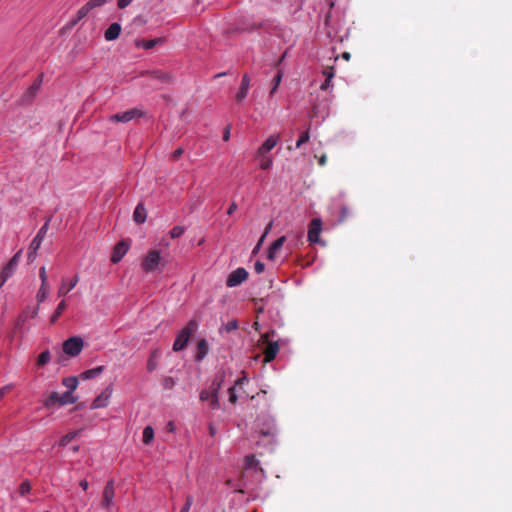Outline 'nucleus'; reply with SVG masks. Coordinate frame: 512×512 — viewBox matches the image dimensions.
I'll return each mask as SVG.
<instances>
[{
    "label": "nucleus",
    "mask_w": 512,
    "mask_h": 512,
    "mask_svg": "<svg viewBox=\"0 0 512 512\" xmlns=\"http://www.w3.org/2000/svg\"><path fill=\"white\" fill-rule=\"evenodd\" d=\"M237 209V205L235 202L231 203V205L229 206L228 210H227V214L228 215H231L235 212V210Z\"/></svg>",
    "instance_id": "nucleus-57"
},
{
    "label": "nucleus",
    "mask_w": 512,
    "mask_h": 512,
    "mask_svg": "<svg viewBox=\"0 0 512 512\" xmlns=\"http://www.w3.org/2000/svg\"><path fill=\"white\" fill-rule=\"evenodd\" d=\"M267 232L268 231L266 230L265 233L262 235V237L258 240V244H257L258 249L260 248L261 243H262L264 237L266 236Z\"/></svg>",
    "instance_id": "nucleus-61"
},
{
    "label": "nucleus",
    "mask_w": 512,
    "mask_h": 512,
    "mask_svg": "<svg viewBox=\"0 0 512 512\" xmlns=\"http://www.w3.org/2000/svg\"><path fill=\"white\" fill-rule=\"evenodd\" d=\"M106 1H107V0H89V1L87 2V4L89 5V7H90L91 9H93V8H96V7H100V6H102L103 4H105V3H106Z\"/></svg>",
    "instance_id": "nucleus-47"
},
{
    "label": "nucleus",
    "mask_w": 512,
    "mask_h": 512,
    "mask_svg": "<svg viewBox=\"0 0 512 512\" xmlns=\"http://www.w3.org/2000/svg\"><path fill=\"white\" fill-rule=\"evenodd\" d=\"M110 397V393L106 391L102 392L99 396H97L93 402L91 403V409L103 408L108 405V399Z\"/></svg>",
    "instance_id": "nucleus-21"
},
{
    "label": "nucleus",
    "mask_w": 512,
    "mask_h": 512,
    "mask_svg": "<svg viewBox=\"0 0 512 512\" xmlns=\"http://www.w3.org/2000/svg\"><path fill=\"white\" fill-rule=\"evenodd\" d=\"M264 270V265L258 261V274Z\"/></svg>",
    "instance_id": "nucleus-63"
},
{
    "label": "nucleus",
    "mask_w": 512,
    "mask_h": 512,
    "mask_svg": "<svg viewBox=\"0 0 512 512\" xmlns=\"http://www.w3.org/2000/svg\"><path fill=\"white\" fill-rule=\"evenodd\" d=\"M193 501H194L193 496H192V495H188V496L186 497L185 504H184V506L181 508L180 512H189V511H190V508H191V506H192V504H193Z\"/></svg>",
    "instance_id": "nucleus-45"
},
{
    "label": "nucleus",
    "mask_w": 512,
    "mask_h": 512,
    "mask_svg": "<svg viewBox=\"0 0 512 512\" xmlns=\"http://www.w3.org/2000/svg\"><path fill=\"white\" fill-rule=\"evenodd\" d=\"M127 251H128V244L125 241H121V242L117 243L113 249L111 261L114 264L118 263L123 258V256L127 253Z\"/></svg>",
    "instance_id": "nucleus-12"
},
{
    "label": "nucleus",
    "mask_w": 512,
    "mask_h": 512,
    "mask_svg": "<svg viewBox=\"0 0 512 512\" xmlns=\"http://www.w3.org/2000/svg\"><path fill=\"white\" fill-rule=\"evenodd\" d=\"M18 491H19V494L21 496H23V497L26 496L27 494H29L30 491H31V484H30V482L29 481L22 482L20 484V486H19Z\"/></svg>",
    "instance_id": "nucleus-38"
},
{
    "label": "nucleus",
    "mask_w": 512,
    "mask_h": 512,
    "mask_svg": "<svg viewBox=\"0 0 512 512\" xmlns=\"http://www.w3.org/2000/svg\"><path fill=\"white\" fill-rule=\"evenodd\" d=\"M79 281V278L77 275L74 276V278L68 283H62V285L60 286V288L58 289V297H63L65 296L69 291H71L78 283Z\"/></svg>",
    "instance_id": "nucleus-24"
},
{
    "label": "nucleus",
    "mask_w": 512,
    "mask_h": 512,
    "mask_svg": "<svg viewBox=\"0 0 512 512\" xmlns=\"http://www.w3.org/2000/svg\"><path fill=\"white\" fill-rule=\"evenodd\" d=\"M58 403L60 405V395L57 392H52L44 401V406L49 408L54 404Z\"/></svg>",
    "instance_id": "nucleus-31"
},
{
    "label": "nucleus",
    "mask_w": 512,
    "mask_h": 512,
    "mask_svg": "<svg viewBox=\"0 0 512 512\" xmlns=\"http://www.w3.org/2000/svg\"><path fill=\"white\" fill-rule=\"evenodd\" d=\"M66 309V302L65 300H62L58 305L54 312V314L51 316L50 322L51 324H54L58 318L61 316L63 311Z\"/></svg>",
    "instance_id": "nucleus-30"
},
{
    "label": "nucleus",
    "mask_w": 512,
    "mask_h": 512,
    "mask_svg": "<svg viewBox=\"0 0 512 512\" xmlns=\"http://www.w3.org/2000/svg\"><path fill=\"white\" fill-rule=\"evenodd\" d=\"M133 0H118L117 6L120 9L127 7Z\"/></svg>",
    "instance_id": "nucleus-54"
},
{
    "label": "nucleus",
    "mask_w": 512,
    "mask_h": 512,
    "mask_svg": "<svg viewBox=\"0 0 512 512\" xmlns=\"http://www.w3.org/2000/svg\"><path fill=\"white\" fill-rule=\"evenodd\" d=\"M146 217H147L146 209L142 203H139L134 210V214H133L134 221L138 224H142L145 222Z\"/></svg>",
    "instance_id": "nucleus-23"
},
{
    "label": "nucleus",
    "mask_w": 512,
    "mask_h": 512,
    "mask_svg": "<svg viewBox=\"0 0 512 512\" xmlns=\"http://www.w3.org/2000/svg\"><path fill=\"white\" fill-rule=\"evenodd\" d=\"M79 485H80V487H81L83 490H87V489H88V485H89V484H88V481H87V480L83 479V480H81V481H80Z\"/></svg>",
    "instance_id": "nucleus-58"
},
{
    "label": "nucleus",
    "mask_w": 512,
    "mask_h": 512,
    "mask_svg": "<svg viewBox=\"0 0 512 512\" xmlns=\"http://www.w3.org/2000/svg\"><path fill=\"white\" fill-rule=\"evenodd\" d=\"M13 388L12 384H8L0 388V401L4 398L6 394H8Z\"/></svg>",
    "instance_id": "nucleus-48"
},
{
    "label": "nucleus",
    "mask_w": 512,
    "mask_h": 512,
    "mask_svg": "<svg viewBox=\"0 0 512 512\" xmlns=\"http://www.w3.org/2000/svg\"><path fill=\"white\" fill-rule=\"evenodd\" d=\"M281 79H282V73L280 71H277L276 75L273 77V87L270 91V94H273L277 90Z\"/></svg>",
    "instance_id": "nucleus-42"
},
{
    "label": "nucleus",
    "mask_w": 512,
    "mask_h": 512,
    "mask_svg": "<svg viewBox=\"0 0 512 512\" xmlns=\"http://www.w3.org/2000/svg\"><path fill=\"white\" fill-rule=\"evenodd\" d=\"M253 28H254V23L253 22H251V23L243 22L240 26H238V29H240L242 31L253 30Z\"/></svg>",
    "instance_id": "nucleus-52"
},
{
    "label": "nucleus",
    "mask_w": 512,
    "mask_h": 512,
    "mask_svg": "<svg viewBox=\"0 0 512 512\" xmlns=\"http://www.w3.org/2000/svg\"><path fill=\"white\" fill-rule=\"evenodd\" d=\"M342 57L345 59V60H349L350 59V53L349 52H344L342 54Z\"/></svg>",
    "instance_id": "nucleus-64"
},
{
    "label": "nucleus",
    "mask_w": 512,
    "mask_h": 512,
    "mask_svg": "<svg viewBox=\"0 0 512 512\" xmlns=\"http://www.w3.org/2000/svg\"><path fill=\"white\" fill-rule=\"evenodd\" d=\"M47 295H48L47 285L41 284V286L39 288V291L37 293V300H38V302L39 303L43 302L47 298Z\"/></svg>",
    "instance_id": "nucleus-39"
},
{
    "label": "nucleus",
    "mask_w": 512,
    "mask_h": 512,
    "mask_svg": "<svg viewBox=\"0 0 512 512\" xmlns=\"http://www.w3.org/2000/svg\"><path fill=\"white\" fill-rule=\"evenodd\" d=\"M247 382L246 377H242L236 380L235 385L229 388V399L230 402L235 403L237 399L236 389L242 390L243 385Z\"/></svg>",
    "instance_id": "nucleus-22"
},
{
    "label": "nucleus",
    "mask_w": 512,
    "mask_h": 512,
    "mask_svg": "<svg viewBox=\"0 0 512 512\" xmlns=\"http://www.w3.org/2000/svg\"><path fill=\"white\" fill-rule=\"evenodd\" d=\"M83 346V339L78 336H73L63 342L62 349L66 355L70 357H76L82 351Z\"/></svg>",
    "instance_id": "nucleus-6"
},
{
    "label": "nucleus",
    "mask_w": 512,
    "mask_h": 512,
    "mask_svg": "<svg viewBox=\"0 0 512 512\" xmlns=\"http://www.w3.org/2000/svg\"><path fill=\"white\" fill-rule=\"evenodd\" d=\"M161 261V254L158 250H153L148 253L142 262V269L149 273L156 270Z\"/></svg>",
    "instance_id": "nucleus-8"
},
{
    "label": "nucleus",
    "mask_w": 512,
    "mask_h": 512,
    "mask_svg": "<svg viewBox=\"0 0 512 512\" xmlns=\"http://www.w3.org/2000/svg\"><path fill=\"white\" fill-rule=\"evenodd\" d=\"M114 496H115L114 482H113V480H110L106 483V485L103 489L101 507L104 509H109L113 504Z\"/></svg>",
    "instance_id": "nucleus-9"
},
{
    "label": "nucleus",
    "mask_w": 512,
    "mask_h": 512,
    "mask_svg": "<svg viewBox=\"0 0 512 512\" xmlns=\"http://www.w3.org/2000/svg\"><path fill=\"white\" fill-rule=\"evenodd\" d=\"M167 426H168V430L170 432L174 431L175 426H174V423L172 421H169Z\"/></svg>",
    "instance_id": "nucleus-60"
},
{
    "label": "nucleus",
    "mask_w": 512,
    "mask_h": 512,
    "mask_svg": "<svg viewBox=\"0 0 512 512\" xmlns=\"http://www.w3.org/2000/svg\"><path fill=\"white\" fill-rule=\"evenodd\" d=\"M249 86H250V79H249L248 75L245 74L242 78L240 89L237 92L236 97H235L236 101L238 103L242 102L246 98L248 90H249Z\"/></svg>",
    "instance_id": "nucleus-17"
},
{
    "label": "nucleus",
    "mask_w": 512,
    "mask_h": 512,
    "mask_svg": "<svg viewBox=\"0 0 512 512\" xmlns=\"http://www.w3.org/2000/svg\"><path fill=\"white\" fill-rule=\"evenodd\" d=\"M145 112L139 108H132L127 111L116 113L108 117V121L112 123H127L133 119L141 118Z\"/></svg>",
    "instance_id": "nucleus-5"
},
{
    "label": "nucleus",
    "mask_w": 512,
    "mask_h": 512,
    "mask_svg": "<svg viewBox=\"0 0 512 512\" xmlns=\"http://www.w3.org/2000/svg\"><path fill=\"white\" fill-rule=\"evenodd\" d=\"M78 400V397L73 395V392L66 391L62 395H60V405L73 404Z\"/></svg>",
    "instance_id": "nucleus-28"
},
{
    "label": "nucleus",
    "mask_w": 512,
    "mask_h": 512,
    "mask_svg": "<svg viewBox=\"0 0 512 512\" xmlns=\"http://www.w3.org/2000/svg\"><path fill=\"white\" fill-rule=\"evenodd\" d=\"M323 75L325 76V78H328V79H332L335 75V72H334V67L333 66H327L324 70H323Z\"/></svg>",
    "instance_id": "nucleus-46"
},
{
    "label": "nucleus",
    "mask_w": 512,
    "mask_h": 512,
    "mask_svg": "<svg viewBox=\"0 0 512 512\" xmlns=\"http://www.w3.org/2000/svg\"><path fill=\"white\" fill-rule=\"evenodd\" d=\"M230 138V126H226L223 130V140L228 141Z\"/></svg>",
    "instance_id": "nucleus-56"
},
{
    "label": "nucleus",
    "mask_w": 512,
    "mask_h": 512,
    "mask_svg": "<svg viewBox=\"0 0 512 512\" xmlns=\"http://www.w3.org/2000/svg\"><path fill=\"white\" fill-rule=\"evenodd\" d=\"M11 275L2 270L0 272V288L4 285V283L7 281L8 278H10Z\"/></svg>",
    "instance_id": "nucleus-51"
},
{
    "label": "nucleus",
    "mask_w": 512,
    "mask_h": 512,
    "mask_svg": "<svg viewBox=\"0 0 512 512\" xmlns=\"http://www.w3.org/2000/svg\"><path fill=\"white\" fill-rule=\"evenodd\" d=\"M90 10H91V8L89 7V5L87 3L85 5H83L78 10L76 17L70 20V25L75 26L81 19H83L84 17H86L88 15Z\"/></svg>",
    "instance_id": "nucleus-26"
},
{
    "label": "nucleus",
    "mask_w": 512,
    "mask_h": 512,
    "mask_svg": "<svg viewBox=\"0 0 512 512\" xmlns=\"http://www.w3.org/2000/svg\"><path fill=\"white\" fill-rule=\"evenodd\" d=\"M277 433V428L274 423L269 424L267 428H261L260 434L262 436H272L274 437Z\"/></svg>",
    "instance_id": "nucleus-36"
},
{
    "label": "nucleus",
    "mask_w": 512,
    "mask_h": 512,
    "mask_svg": "<svg viewBox=\"0 0 512 512\" xmlns=\"http://www.w3.org/2000/svg\"><path fill=\"white\" fill-rule=\"evenodd\" d=\"M198 329V323L196 320H190L185 327H183L177 334L176 339L173 343V350L175 352L183 350L193 333Z\"/></svg>",
    "instance_id": "nucleus-3"
},
{
    "label": "nucleus",
    "mask_w": 512,
    "mask_h": 512,
    "mask_svg": "<svg viewBox=\"0 0 512 512\" xmlns=\"http://www.w3.org/2000/svg\"><path fill=\"white\" fill-rule=\"evenodd\" d=\"M258 349H262L264 363L272 361L279 352V338L274 330L262 333L258 330Z\"/></svg>",
    "instance_id": "nucleus-1"
},
{
    "label": "nucleus",
    "mask_w": 512,
    "mask_h": 512,
    "mask_svg": "<svg viewBox=\"0 0 512 512\" xmlns=\"http://www.w3.org/2000/svg\"><path fill=\"white\" fill-rule=\"evenodd\" d=\"M76 435H77V432H72V433L66 434L60 440V445L66 446L67 444H69L75 438Z\"/></svg>",
    "instance_id": "nucleus-43"
},
{
    "label": "nucleus",
    "mask_w": 512,
    "mask_h": 512,
    "mask_svg": "<svg viewBox=\"0 0 512 512\" xmlns=\"http://www.w3.org/2000/svg\"><path fill=\"white\" fill-rule=\"evenodd\" d=\"M285 240H286L285 236H281L270 245V247L268 249V255H267L268 259H270V260L275 259L277 252L281 249Z\"/></svg>",
    "instance_id": "nucleus-20"
},
{
    "label": "nucleus",
    "mask_w": 512,
    "mask_h": 512,
    "mask_svg": "<svg viewBox=\"0 0 512 512\" xmlns=\"http://www.w3.org/2000/svg\"><path fill=\"white\" fill-rule=\"evenodd\" d=\"M158 357V352L157 351H153L151 353V356L149 357L148 361H147V370L149 372H152L156 369L157 367V361H156V358Z\"/></svg>",
    "instance_id": "nucleus-35"
},
{
    "label": "nucleus",
    "mask_w": 512,
    "mask_h": 512,
    "mask_svg": "<svg viewBox=\"0 0 512 512\" xmlns=\"http://www.w3.org/2000/svg\"><path fill=\"white\" fill-rule=\"evenodd\" d=\"M104 371V366H97L81 373L80 377L84 380H90L99 376Z\"/></svg>",
    "instance_id": "nucleus-25"
},
{
    "label": "nucleus",
    "mask_w": 512,
    "mask_h": 512,
    "mask_svg": "<svg viewBox=\"0 0 512 512\" xmlns=\"http://www.w3.org/2000/svg\"><path fill=\"white\" fill-rule=\"evenodd\" d=\"M121 33V25L117 22L110 24L104 33V37L107 41L116 40Z\"/></svg>",
    "instance_id": "nucleus-18"
},
{
    "label": "nucleus",
    "mask_w": 512,
    "mask_h": 512,
    "mask_svg": "<svg viewBox=\"0 0 512 512\" xmlns=\"http://www.w3.org/2000/svg\"><path fill=\"white\" fill-rule=\"evenodd\" d=\"M154 438V430L151 426H146L143 430L142 440L144 444H149Z\"/></svg>",
    "instance_id": "nucleus-32"
},
{
    "label": "nucleus",
    "mask_w": 512,
    "mask_h": 512,
    "mask_svg": "<svg viewBox=\"0 0 512 512\" xmlns=\"http://www.w3.org/2000/svg\"><path fill=\"white\" fill-rule=\"evenodd\" d=\"M326 161H327V157H326V155H322V156L319 158L318 163H319V165H320V166H324V165L326 164Z\"/></svg>",
    "instance_id": "nucleus-59"
},
{
    "label": "nucleus",
    "mask_w": 512,
    "mask_h": 512,
    "mask_svg": "<svg viewBox=\"0 0 512 512\" xmlns=\"http://www.w3.org/2000/svg\"><path fill=\"white\" fill-rule=\"evenodd\" d=\"M331 80L332 79L325 78V81L321 84L320 89L323 91L327 90L331 86Z\"/></svg>",
    "instance_id": "nucleus-55"
},
{
    "label": "nucleus",
    "mask_w": 512,
    "mask_h": 512,
    "mask_svg": "<svg viewBox=\"0 0 512 512\" xmlns=\"http://www.w3.org/2000/svg\"><path fill=\"white\" fill-rule=\"evenodd\" d=\"M183 153H184L183 148L176 149L172 154L173 160H178L182 156Z\"/></svg>",
    "instance_id": "nucleus-53"
},
{
    "label": "nucleus",
    "mask_w": 512,
    "mask_h": 512,
    "mask_svg": "<svg viewBox=\"0 0 512 512\" xmlns=\"http://www.w3.org/2000/svg\"><path fill=\"white\" fill-rule=\"evenodd\" d=\"M322 231V222L319 218L311 220L308 229V240L310 243H319V236Z\"/></svg>",
    "instance_id": "nucleus-11"
},
{
    "label": "nucleus",
    "mask_w": 512,
    "mask_h": 512,
    "mask_svg": "<svg viewBox=\"0 0 512 512\" xmlns=\"http://www.w3.org/2000/svg\"><path fill=\"white\" fill-rule=\"evenodd\" d=\"M50 220H51L50 218H48L46 220V222L38 230L36 236L34 237V239L32 240V242L29 246L27 257L30 262L34 261L36 258L37 250L40 248L41 243H42L43 239L45 238L46 233L48 231Z\"/></svg>",
    "instance_id": "nucleus-4"
},
{
    "label": "nucleus",
    "mask_w": 512,
    "mask_h": 512,
    "mask_svg": "<svg viewBox=\"0 0 512 512\" xmlns=\"http://www.w3.org/2000/svg\"><path fill=\"white\" fill-rule=\"evenodd\" d=\"M258 160H260V168L263 170L269 169L273 162L272 158L269 156H266V154L258 156Z\"/></svg>",
    "instance_id": "nucleus-34"
},
{
    "label": "nucleus",
    "mask_w": 512,
    "mask_h": 512,
    "mask_svg": "<svg viewBox=\"0 0 512 512\" xmlns=\"http://www.w3.org/2000/svg\"><path fill=\"white\" fill-rule=\"evenodd\" d=\"M185 230L186 229L184 226H180V225L174 226L170 231V236L173 239L178 238L184 234Z\"/></svg>",
    "instance_id": "nucleus-37"
},
{
    "label": "nucleus",
    "mask_w": 512,
    "mask_h": 512,
    "mask_svg": "<svg viewBox=\"0 0 512 512\" xmlns=\"http://www.w3.org/2000/svg\"><path fill=\"white\" fill-rule=\"evenodd\" d=\"M225 374H218L210 387V390H202L200 392V400L201 401H210L211 406L213 408H217L219 406V400H218V391L221 388L223 382H224Z\"/></svg>",
    "instance_id": "nucleus-2"
},
{
    "label": "nucleus",
    "mask_w": 512,
    "mask_h": 512,
    "mask_svg": "<svg viewBox=\"0 0 512 512\" xmlns=\"http://www.w3.org/2000/svg\"><path fill=\"white\" fill-rule=\"evenodd\" d=\"M51 360V353L49 350L43 351L37 358V366L43 367Z\"/></svg>",
    "instance_id": "nucleus-29"
},
{
    "label": "nucleus",
    "mask_w": 512,
    "mask_h": 512,
    "mask_svg": "<svg viewBox=\"0 0 512 512\" xmlns=\"http://www.w3.org/2000/svg\"><path fill=\"white\" fill-rule=\"evenodd\" d=\"M161 42L160 38H154L150 40H142L137 43L138 47H143L146 50L152 49L157 43Z\"/></svg>",
    "instance_id": "nucleus-33"
},
{
    "label": "nucleus",
    "mask_w": 512,
    "mask_h": 512,
    "mask_svg": "<svg viewBox=\"0 0 512 512\" xmlns=\"http://www.w3.org/2000/svg\"><path fill=\"white\" fill-rule=\"evenodd\" d=\"M255 463H256L255 455L254 454L247 455L245 457L244 469L247 470V469L253 468Z\"/></svg>",
    "instance_id": "nucleus-40"
},
{
    "label": "nucleus",
    "mask_w": 512,
    "mask_h": 512,
    "mask_svg": "<svg viewBox=\"0 0 512 512\" xmlns=\"http://www.w3.org/2000/svg\"><path fill=\"white\" fill-rule=\"evenodd\" d=\"M280 137L279 135H271L263 144L261 147H258V156H261L263 154H266L270 150H272L276 144L278 143Z\"/></svg>",
    "instance_id": "nucleus-15"
},
{
    "label": "nucleus",
    "mask_w": 512,
    "mask_h": 512,
    "mask_svg": "<svg viewBox=\"0 0 512 512\" xmlns=\"http://www.w3.org/2000/svg\"><path fill=\"white\" fill-rule=\"evenodd\" d=\"M209 352V344L206 339H200L197 343L196 347V355L195 360L196 361H202Z\"/></svg>",
    "instance_id": "nucleus-16"
},
{
    "label": "nucleus",
    "mask_w": 512,
    "mask_h": 512,
    "mask_svg": "<svg viewBox=\"0 0 512 512\" xmlns=\"http://www.w3.org/2000/svg\"><path fill=\"white\" fill-rule=\"evenodd\" d=\"M39 306L37 305L34 308L27 307L22 313L18 316L16 326H22L29 318H35L38 315Z\"/></svg>",
    "instance_id": "nucleus-13"
},
{
    "label": "nucleus",
    "mask_w": 512,
    "mask_h": 512,
    "mask_svg": "<svg viewBox=\"0 0 512 512\" xmlns=\"http://www.w3.org/2000/svg\"><path fill=\"white\" fill-rule=\"evenodd\" d=\"M176 385V380L171 377L167 376L163 379V386L165 389H172Z\"/></svg>",
    "instance_id": "nucleus-44"
},
{
    "label": "nucleus",
    "mask_w": 512,
    "mask_h": 512,
    "mask_svg": "<svg viewBox=\"0 0 512 512\" xmlns=\"http://www.w3.org/2000/svg\"><path fill=\"white\" fill-rule=\"evenodd\" d=\"M209 433L211 436L216 434V429L212 425L209 426Z\"/></svg>",
    "instance_id": "nucleus-62"
},
{
    "label": "nucleus",
    "mask_w": 512,
    "mask_h": 512,
    "mask_svg": "<svg viewBox=\"0 0 512 512\" xmlns=\"http://www.w3.org/2000/svg\"><path fill=\"white\" fill-rule=\"evenodd\" d=\"M22 249L19 250L9 261L8 263L3 267L2 270L10 274L11 276L15 272L21 258Z\"/></svg>",
    "instance_id": "nucleus-19"
},
{
    "label": "nucleus",
    "mask_w": 512,
    "mask_h": 512,
    "mask_svg": "<svg viewBox=\"0 0 512 512\" xmlns=\"http://www.w3.org/2000/svg\"><path fill=\"white\" fill-rule=\"evenodd\" d=\"M78 383H79L78 378L75 376L66 377V378H63V380H62V384L68 389L67 391H71V392H74V390L78 386Z\"/></svg>",
    "instance_id": "nucleus-27"
},
{
    "label": "nucleus",
    "mask_w": 512,
    "mask_h": 512,
    "mask_svg": "<svg viewBox=\"0 0 512 512\" xmlns=\"http://www.w3.org/2000/svg\"><path fill=\"white\" fill-rule=\"evenodd\" d=\"M42 84V75H40L33 84L28 87V89L23 93L21 98L19 99L18 103L21 106H28L30 105L33 100L35 99L38 91L40 90Z\"/></svg>",
    "instance_id": "nucleus-7"
},
{
    "label": "nucleus",
    "mask_w": 512,
    "mask_h": 512,
    "mask_svg": "<svg viewBox=\"0 0 512 512\" xmlns=\"http://www.w3.org/2000/svg\"><path fill=\"white\" fill-rule=\"evenodd\" d=\"M248 277V272L244 268H237L232 271L226 280L228 287H235L240 285Z\"/></svg>",
    "instance_id": "nucleus-10"
},
{
    "label": "nucleus",
    "mask_w": 512,
    "mask_h": 512,
    "mask_svg": "<svg viewBox=\"0 0 512 512\" xmlns=\"http://www.w3.org/2000/svg\"><path fill=\"white\" fill-rule=\"evenodd\" d=\"M224 328L227 332H231L237 328V322L235 320L229 321L225 324Z\"/></svg>",
    "instance_id": "nucleus-50"
},
{
    "label": "nucleus",
    "mask_w": 512,
    "mask_h": 512,
    "mask_svg": "<svg viewBox=\"0 0 512 512\" xmlns=\"http://www.w3.org/2000/svg\"><path fill=\"white\" fill-rule=\"evenodd\" d=\"M309 139H310V134H309V131L307 130L300 135L299 139L296 142V147L297 148L301 147L304 143L308 142Z\"/></svg>",
    "instance_id": "nucleus-41"
},
{
    "label": "nucleus",
    "mask_w": 512,
    "mask_h": 512,
    "mask_svg": "<svg viewBox=\"0 0 512 512\" xmlns=\"http://www.w3.org/2000/svg\"><path fill=\"white\" fill-rule=\"evenodd\" d=\"M148 76L150 77L151 80H155L163 84H169L172 81V75L168 72H164L161 70H154L148 72Z\"/></svg>",
    "instance_id": "nucleus-14"
},
{
    "label": "nucleus",
    "mask_w": 512,
    "mask_h": 512,
    "mask_svg": "<svg viewBox=\"0 0 512 512\" xmlns=\"http://www.w3.org/2000/svg\"><path fill=\"white\" fill-rule=\"evenodd\" d=\"M39 277L41 279V284L47 285V274H46L45 267H41L40 268V270H39Z\"/></svg>",
    "instance_id": "nucleus-49"
}]
</instances>
